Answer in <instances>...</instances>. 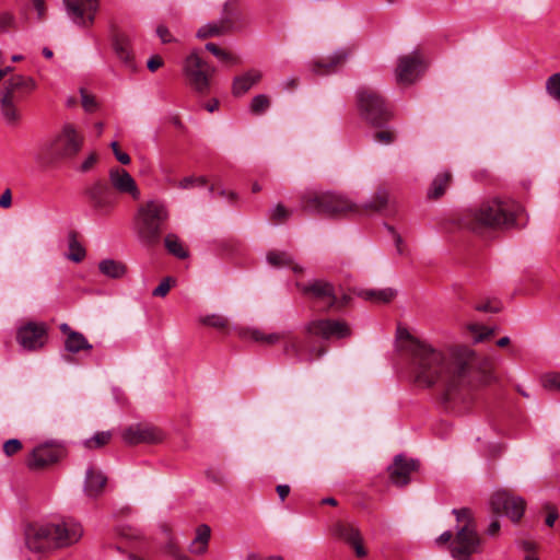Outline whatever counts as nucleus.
Here are the masks:
<instances>
[{
	"mask_svg": "<svg viewBox=\"0 0 560 560\" xmlns=\"http://www.w3.org/2000/svg\"><path fill=\"white\" fill-rule=\"evenodd\" d=\"M452 182V174L448 171H443L439 173L428 190V197L431 199H438L444 195L447 187Z\"/></svg>",
	"mask_w": 560,
	"mask_h": 560,
	"instance_id": "27",
	"label": "nucleus"
},
{
	"mask_svg": "<svg viewBox=\"0 0 560 560\" xmlns=\"http://www.w3.org/2000/svg\"><path fill=\"white\" fill-rule=\"evenodd\" d=\"M232 28L229 26V20H222L218 22H210L203 26H201L197 33L196 36L199 39H206L210 37H219L222 35L228 34L231 32Z\"/></svg>",
	"mask_w": 560,
	"mask_h": 560,
	"instance_id": "26",
	"label": "nucleus"
},
{
	"mask_svg": "<svg viewBox=\"0 0 560 560\" xmlns=\"http://www.w3.org/2000/svg\"><path fill=\"white\" fill-rule=\"evenodd\" d=\"M419 462L399 454L394 457L393 464L388 466V475L393 485L405 487L410 482V475L417 471Z\"/></svg>",
	"mask_w": 560,
	"mask_h": 560,
	"instance_id": "18",
	"label": "nucleus"
},
{
	"mask_svg": "<svg viewBox=\"0 0 560 560\" xmlns=\"http://www.w3.org/2000/svg\"><path fill=\"white\" fill-rule=\"evenodd\" d=\"M544 386L550 389H560V374H549L544 378Z\"/></svg>",
	"mask_w": 560,
	"mask_h": 560,
	"instance_id": "55",
	"label": "nucleus"
},
{
	"mask_svg": "<svg viewBox=\"0 0 560 560\" xmlns=\"http://www.w3.org/2000/svg\"><path fill=\"white\" fill-rule=\"evenodd\" d=\"M395 291L393 289H383V290H363L360 295L370 301L388 303L395 296Z\"/></svg>",
	"mask_w": 560,
	"mask_h": 560,
	"instance_id": "36",
	"label": "nucleus"
},
{
	"mask_svg": "<svg viewBox=\"0 0 560 560\" xmlns=\"http://www.w3.org/2000/svg\"><path fill=\"white\" fill-rule=\"evenodd\" d=\"M67 257L74 262H80L85 257V249L78 242L74 234L70 235L69 237V254Z\"/></svg>",
	"mask_w": 560,
	"mask_h": 560,
	"instance_id": "40",
	"label": "nucleus"
},
{
	"mask_svg": "<svg viewBox=\"0 0 560 560\" xmlns=\"http://www.w3.org/2000/svg\"><path fill=\"white\" fill-rule=\"evenodd\" d=\"M248 335L253 340L266 345H275L287 338V332L265 334L259 329H250Z\"/></svg>",
	"mask_w": 560,
	"mask_h": 560,
	"instance_id": "35",
	"label": "nucleus"
},
{
	"mask_svg": "<svg viewBox=\"0 0 560 560\" xmlns=\"http://www.w3.org/2000/svg\"><path fill=\"white\" fill-rule=\"evenodd\" d=\"M291 213L283 205L278 203L270 210V220L276 223H282L291 217Z\"/></svg>",
	"mask_w": 560,
	"mask_h": 560,
	"instance_id": "44",
	"label": "nucleus"
},
{
	"mask_svg": "<svg viewBox=\"0 0 560 560\" xmlns=\"http://www.w3.org/2000/svg\"><path fill=\"white\" fill-rule=\"evenodd\" d=\"M164 436L161 429L149 423L130 424L121 432V439L128 445L155 444L162 442Z\"/></svg>",
	"mask_w": 560,
	"mask_h": 560,
	"instance_id": "16",
	"label": "nucleus"
},
{
	"mask_svg": "<svg viewBox=\"0 0 560 560\" xmlns=\"http://www.w3.org/2000/svg\"><path fill=\"white\" fill-rule=\"evenodd\" d=\"M110 148L118 162H120L124 165H128L130 163V156L127 153L120 151L118 142L113 141L110 143Z\"/></svg>",
	"mask_w": 560,
	"mask_h": 560,
	"instance_id": "53",
	"label": "nucleus"
},
{
	"mask_svg": "<svg viewBox=\"0 0 560 560\" xmlns=\"http://www.w3.org/2000/svg\"><path fill=\"white\" fill-rule=\"evenodd\" d=\"M545 510L547 511V516H546L545 523L547 526L551 527V526H553L555 522L557 521V518L559 516L558 512L555 506L549 505V504H547L545 506Z\"/></svg>",
	"mask_w": 560,
	"mask_h": 560,
	"instance_id": "58",
	"label": "nucleus"
},
{
	"mask_svg": "<svg viewBox=\"0 0 560 560\" xmlns=\"http://www.w3.org/2000/svg\"><path fill=\"white\" fill-rule=\"evenodd\" d=\"M37 89L32 77L15 74L5 80L0 88V119L10 127L21 125L24 117V104Z\"/></svg>",
	"mask_w": 560,
	"mask_h": 560,
	"instance_id": "4",
	"label": "nucleus"
},
{
	"mask_svg": "<svg viewBox=\"0 0 560 560\" xmlns=\"http://www.w3.org/2000/svg\"><path fill=\"white\" fill-rule=\"evenodd\" d=\"M165 551L167 555H170L174 560H189L188 556H186L184 552L179 550V548L173 542L170 541L166 547Z\"/></svg>",
	"mask_w": 560,
	"mask_h": 560,
	"instance_id": "51",
	"label": "nucleus"
},
{
	"mask_svg": "<svg viewBox=\"0 0 560 560\" xmlns=\"http://www.w3.org/2000/svg\"><path fill=\"white\" fill-rule=\"evenodd\" d=\"M67 15L80 27H91L98 10V0H63Z\"/></svg>",
	"mask_w": 560,
	"mask_h": 560,
	"instance_id": "14",
	"label": "nucleus"
},
{
	"mask_svg": "<svg viewBox=\"0 0 560 560\" xmlns=\"http://www.w3.org/2000/svg\"><path fill=\"white\" fill-rule=\"evenodd\" d=\"M546 90L552 98L560 101V72L547 79Z\"/></svg>",
	"mask_w": 560,
	"mask_h": 560,
	"instance_id": "43",
	"label": "nucleus"
},
{
	"mask_svg": "<svg viewBox=\"0 0 560 560\" xmlns=\"http://www.w3.org/2000/svg\"><path fill=\"white\" fill-rule=\"evenodd\" d=\"M423 70V60L418 52L401 56L395 71L398 84L413 83Z\"/></svg>",
	"mask_w": 560,
	"mask_h": 560,
	"instance_id": "17",
	"label": "nucleus"
},
{
	"mask_svg": "<svg viewBox=\"0 0 560 560\" xmlns=\"http://www.w3.org/2000/svg\"><path fill=\"white\" fill-rule=\"evenodd\" d=\"M206 49L208 51H210L213 56H215L219 60L223 61V62H228V63H237L238 62V59L237 57H235L234 55H232L231 52L220 48L217 44L214 43H208L206 44Z\"/></svg>",
	"mask_w": 560,
	"mask_h": 560,
	"instance_id": "41",
	"label": "nucleus"
},
{
	"mask_svg": "<svg viewBox=\"0 0 560 560\" xmlns=\"http://www.w3.org/2000/svg\"><path fill=\"white\" fill-rule=\"evenodd\" d=\"M325 351L326 350L324 347H314V348L310 349L308 355L305 358V360L313 361L315 359H319L320 357L324 355Z\"/></svg>",
	"mask_w": 560,
	"mask_h": 560,
	"instance_id": "62",
	"label": "nucleus"
},
{
	"mask_svg": "<svg viewBox=\"0 0 560 560\" xmlns=\"http://www.w3.org/2000/svg\"><path fill=\"white\" fill-rule=\"evenodd\" d=\"M241 18L240 11V1L238 0H228L224 3L222 20H229V26L233 28L236 21Z\"/></svg>",
	"mask_w": 560,
	"mask_h": 560,
	"instance_id": "37",
	"label": "nucleus"
},
{
	"mask_svg": "<svg viewBox=\"0 0 560 560\" xmlns=\"http://www.w3.org/2000/svg\"><path fill=\"white\" fill-rule=\"evenodd\" d=\"M156 34L161 38V40L163 43H171V42H173V37H172L170 31L165 26H163V25H160L156 28Z\"/></svg>",
	"mask_w": 560,
	"mask_h": 560,
	"instance_id": "61",
	"label": "nucleus"
},
{
	"mask_svg": "<svg viewBox=\"0 0 560 560\" xmlns=\"http://www.w3.org/2000/svg\"><path fill=\"white\" fill-rule=\"evenodd\" d=\"M525 500L513 492L501 489L497 490L490 498V508L495 514H504L512 522H518L525 511Z\"/></svg>",
	"mask_w": 560,
	"mask_h": 560,
	"instance_id": "13",
	"label": "nucleus"
},
{
	"mask_svg": "<svg viewBox=\"0 0 560 560\" xmlns=\"http://www.w3.org/2000/svg\"><path fill=\"white\" fill-rule=\"evenodd\" d=\"M109 180L113 188H115L118 192L128 194L135 200L140 198V190L136 184V180L126 170L118 167L112 168L109 171Z\"/></svg>",
	"mask_w": 560,
	"mask_h": 560,
	"instance_id": "22",
	"label": "nucleus"
},
{
	"mask_svg": "<svg viewBox=\"0 0 560 560\" xmlns=\"http://www.w3.org/2000/svg\"><path fill=\"white\" fill-rule=\"evenodd\" d=\"M202 324L214 327L218 329H223L228 326V320L221 315H208L201 319Z\"/></svg>",
	"mask_w": 560,
	"mask_h": 560,
	"instance_id": "48",
	"label": "nucleus"
},
{
	"mask_svg": "<svg viewBox=\"0 0 560 560\" xmlns=\"http://www.w3.org/2000/svg\"><path fill=\"white\" fill-rule=\"evenodd\" d=\"M168 221L170 210L164 201L152 199L142 203L133 220L139 242L145 247L159 245Z\"/></svg>",
	"mask_w": 560,
	"mask_h": 560,
	"instance_id": "5",
	"label": "nucleus"
},
{
	"mask_svg": "<svg viewBox=\"0 0 560 560\" xmlns=\"http://www.w3.org/2000/svg\"><path fill=\"white\" fill-rule=\"evenodd\" d=\"M304 330L306 334L324 340H340L352 336L350 325L340 318H316L308 322Z\"/></svg>",
	"mask_w": 560,
	"mask_h": 560,
	"instance_id": "11",
	"label": "nucleus"
},
{
	"mask_svg": "<svg viewBox=\"0 0 560 560\" xmlns=\"http://www.w3.org/2000/svg\"><path fill=\"white\" fill-rule=\"evenodd\" d=\"M183 72L188 84L199 94H207L210 90L211 78L215 68L205 61L197 49H194L184 60Z\"/></svg>",
	"mask_w": 560,
	"mask_h": 560,
	"instance_id": "8",
	"label": "nucleus"
},
{
	"mask_svg": "<svg viewBox=\"0 0 560 560\" xmlns=\"http://www.w3.org/2000/svg\"><path fill=\"white\" fill-rule=\"evenodd\" d=\"M164 246L168 254L175 256L178 259H186L189 256L188 249L184 246L178 235L174 233H167L164 236Z\"/></svg>",
	"mask_w": 560,
	"mask_h": 560,
	"instance_id": "28",
	"label": "nucleus"
},
{
	"mask_svg": "<svg viewBox=\"0 0 560 560\" xmlns=\"http://www.w3.org/2000/svg\"><path fill=\"white\" fill-rule=\"evenodd\" d=\"M267 261L273 267H292L294 272H301L302 268L293 265V258L285 252L272 250L267 254Z\"/></svg>",
	"mask_w": 560,
	"mask_h": 560,
	"instance_id": "32",
	"label": "nucleus"
},
{
	"mask_svg": "<svg viewBox=\"0 0 560 560\" xmlns=\"http://www.w3.org/2000/svg\"><path fill=\"white\" fill-rule=\"evenodd\" d=\"M211 529L208 525L201 524L197 527L196 537L189 546V550L192 553L201 555L207 550V546L210 539Z\"/></svg>",
	"mask_w": 560,
	"mask_h": 560,
	"instance_id": "30",
	"label": "nucleus"
},
{
	"mask_svg": "<svg viewBox=\"0 0 560 560\" xmlns=\"http://www.w3.org/2000/svg\"><path fill=\"white\" fill-rule=\"evenodd\" d=\"M476 310L479 312L497 313L500 311L499 303L486 302L476 305Z\"/></svg>",
	"mask_w": 560,
	"mask_h": 560,
	"instance_id": "59",
	"label": "nucleus"
},
{
	"mask_svg": "<svg viewBox=\"0 0 560 560\" xmlns=\"http://www.w3.org/2000/svg\"><path fill=\"white\" fill-rule=\"evenodd\" d=\"M114 50L117 55V57L128 63L131 60V50H130V43L127 36L122 34H117L114 37L113 42Z\"/></svg>",
	"mask_w": 560,
	"mask_h": 560,
	"instance_id": "34",
	"label": "nucleus"
},
{
	"mask_svg": "<svg viewBox=\"0 0 560 560\" xmlns=\"http://www.w3.org/2000/svg\"><path fill=\"white\" fill-rule=\"evenodd\" d=\"M357 101L361 115L372 125L382 126L390 118V112L384 97L375 90L359 89Z\"/></svg>",
	"mask_w": 560,
	"mask_h": 560,
	"instance_id": "9",
	"label": "nucleus"
},
{
	"mask_svg": "<svg viewBox=\"0 0 560 560\" xmlns=\"http://www.w3.org/2000/svg\"><path fill=\"white\" fill-rule=\"evenodd\" d=\"M301 292L315 303L322 305V311L341 310L347 305L349 298L343 295L338 298L336 288L331 282L325 280H314L306 284H298Z\"/></svg>",
	"mask_w": 560,
	"mask_h": 560,
	"instance_id": "10",
	"label": "nucleus"
},
{
	"mask_svg": "<svg viewBox=\"0 0 560 560\" xmlns=\"http://www.w3.org/2000/svg\"><path fill=\"white\" fill-rule=\"evenodd\" d=\"M100 271L113 279H118L125 276L127 268L126 266L114 259H104L98 265Z\"/></svg>",
	"mask_w": 560,
	"mask_h": 560,
	"instance_id": "33",
	"label": "nucleus"
},
{
	"mask_svg": "<svg viewBox=\"0 0 560 560\" xmlns=\"http://www.w3.org/2000/svg\"><path fill=\"white\" fill-rule=\"evenodd\" d=\"M335 533L354 548L355 555L359 558L366 555V550L362 545L360 532L353 524L338 523L335 527Z\"/></svg>",
	"mask_w": 560,
	"mask_h": 560,
	"instance_id": "23",
	"label": "nucleus"
},
{
	"mask_svg": "<svg viewBox=\"0 0 560 560\" xmlns=\"http://www.w3.org/2000/svg\"><path fill=\"white\" fill-rule=\"evenodd\" d=\"M33 8L37 12V18L42 21L46 14V5L44 0H31Z\"/></svg>",
	"mask_w": 560,
	"mask_h": 560,
	"instance_id": "60",
	"label": "nucleus"
},
{
	"mask_svg": "<svg viewBox=\"0 0 560 560\" xmlns=\"http://www.w3.org/2000/svg\"><path fill=\"white\" fill-rule=\"evenodd\" d=\"M89 203L97 214H109L116 206L115 192L103 182H96L85 189Z\"/></svg>",
	"mask_w": 560,
	"mask_h": 560,
	"instance_id": "15",
	"label": "nucleus"
},
{
	"mask_svg": "<svg viewBox=\"0 0 560 560\" xmlns=\"http://www.w3.org/2000/svg\"><path fill=\"white\" fill-rule=\"evenodd\" d=\"M269 98L264 94H259L252 100L250 110L254 114H261L269 107Z\"/></svg>",
	"mask_w": 560,
	"mask_h": 560,
	"instance_id": "47",
	"label": "nucleus"
},
{
	"mask_svg": "<svg viewBox=\"0 0 560 560\" xmlns=\"http://www.w3.org/2000/svg\"><path fill=\"white\" fill-rule=\"evenodd\" d=\"M65 348L71 353H78L81 350H91L92 345L88 341L83 334L70 331L65 340Z\"/></svg>",
	"mask_w": 560,
	"mask_h": 560,
	"instance_id": "31",
	"label": "nucleus"
},
{
	"mask_svg": "<svg viewBox=\"0 0 560 560\" xmlns=\"http://www.w3.org/2000/svg\"><path fill=\"white\" fill-rule=\"evenodd\" d=\"M469 330L474 335L475 342L483 341L493 335V329L480 326L478 324L469 325Z\"/></svg>",
	"mask_w": 560,
	"mask_h": 560,
	"instance_id": "46",
	"label": "nucleus"
},
{
	"mask_svg": "<svg viewBox=\"0 0 560 560\" xmlns=\"http://www.w3.org/2000/svg\"><path fill=\"white\" fill-rule=\"evenodd\" d=\"M262 78V73L257 69H250L245 73L233 79L232 93L234 96H242L250 90L253 85L258 83Z\"/></svg>",
	"mask_w": 560,
	"mask_h": 560,
	"instance_id": "24",
	"label": "nucleus"
},
{
	"mask_svg": "<svg viewBox=\"0 0 560 560\" xmlns=\"http://www.w3.org/2000/svg\"><path fill=\"white\" fill-rule=\"evenodd\" d=\"M480 544L476 526H457L455 538L450 546L451 556L455 560H469L474 553L479 552Z\"/></svg>",
	"mask_w": 560,
	"mask_h": 560,
	"instance_id": "12",
	"label": "nucleus"
},
{
	"mask_svg": "<svg viewBox=\"0 0 560 560\" xmlns=\"http://www.w3.org/2000/svg\"><path fill=\"white\" fill-rule=\"evenodd\" d=\"M388 196L386 191H378L372 201L364 203L363 208L366 211H381L387 205Z\"/></svg>",
	"mask_w": 560,
	"mask_h": 560,
	"instance_id": "42",
	"label": "nucleus"
},
{
	"mask_svg": "<svg viewBox=\"0 0 560 560\" xmlns=\"http://www.w3.org/2000/svg\"><path fill=\"white\" fill-rule=\"evenodd\" d=\"M402 348L411 359L413 382L424 388L438 386L445 405L464 401L470 392L490 384L493 376L488 361L469 348L457 347L448 352L399 330Z\"/></svg>",
	"mask_w": 560,
	"mask_h": 560,
	"instance_id": "1",
	"label": "nucleus"
},
{
	"mask_svg": "<svg viewBox=\"0 0 560 560\" xmlns=\"http://www.w3.org/2000/svg\"><path fill=\"white\" fill-rule=\"evenodd\" d=\"M22 442L18 439H10L3 444V453L7 456H13L22 450Z\"/></svg>",
	"mask_w": 560,
	"mask_h": 560,
	"instance_id": "50",
	"label": "nucleus"
},
{
	"mask_svg": "<svg viewBox=\"0 0 560 560\" xmlns=\"http://www.w3.org/2000/svg\"><path fill=\"white\" fill-rule=\"evenodd\" d=\"M83 529L80 523L73 520H63L60 523L30 525L25 532L26 546L31 551L45 552L52 548H63L79 541Z\"/></svg>",
	"mask_w": 560,
	"mask_h": 560,
	"instance_id": "3",
	"label": "nucleus"
},
{
	"mask_svg": "<svg viewBox=\"0 0 560 560\" xmlns=\"http://www.w3.org/2000/svg\"><path fill=\"white\" fill-rule=\"evenodd\" d=\"M47 329L45 324L28 323L18 331L19 343L27 350L42 348Z\"/></svg>",
	"mask_w": 560,
	"mask_h": 560,
	"instance_id": "21",
	"label": "nucleus"
},
{
	"mask_svg": "<svg viewBox=\"0 0 560 560\" xmlns=\"http://www.w3.org/2000/svg\"><path fill=\"white\" fill-rule=\"evenodd\" d=\"M16 27V20L11 12H0V32H7Z\"/></svg>",
	"mask_w": 560,
	"mask_h": 560,
	"instance_id": "49",
	"label": "nucleus"
},
{
	"mask_svg": "<svg viewBox=\"0 0 560 560\" xmlns=\"http://www.w3.org/2000/svg\"><path fill=\"white\" fill-rule=\"evenodd\" d=\"M62 456V450L50 443L35 447L26 459V465L32 470L44 469L57 463Z\"/></svg>",
	"mask_w": 560,
	"mask_h": 560,
	"instance_id": "19",
	"label": "nucleus"
},
{
	"mask_svg": "<svg viewBox=\"0 0 560 560\" xmlns=\"http://www.w3.org/2000/svg\"><path fill=\"white\" fill-rule=\"evenodd\" d=\"M82 106L86 112H93L96 108V102L94 96L81 91Z\"/></svg>",
	"mask_w": 560,
	"mask_h": 560,
	"instance_id": "56",
	"label": "nucleus"
},
{
	"mask_svg": "<svg viewBox=\"0 0 560 560\" xmlns=\"http://www.w3.org/2000/svg\"><path fill=\"white\" fill-rule=\"evenodd\" d=\"M452 512L456 516L458 526H462V525L476 526L475 520H474L471 511L469 509H467V508L454 509Z\"/></svg>",
	"mask_w": 560,
	"mask_h": 560,
	"instance_id": "45",
	"label": "nucleus"
},
{
	"mask_svg": "<svg viewBox=\"0 0 560 560\" xmlns=\"http://www.w3.org/2000/svg\"><path fill=\"white\" fill-rule=\"evenodd\" d=\"M518 210L520 206L513 201L493 198L465 210L459 217V225L479 235L510 229L517 225Z\"/></svg>",
	"mask_w": 560,
	"mask_h": 560,
	"instance_id": "2",
	"label": "nucleus"
},
{
	"mask_svg": "<svg viewBox=\"0 0 560 560\" xmlns=\"http://www.w3.org/2000/svg\"><path fill=\"white\" fill-rule=\"evenodd\" d=\"M302 209L310 213L340 217L360 213V207L346 196L331 191H306L301 197Z\"/></svg>",
	"mask_w": 560,
	"mask_h": 560,
	"instance_id": "7",
	"label": "nucleus"
},
{
	"mask_svg": "<svg viewBox=\"0 0 560 560\" xmlns=\"http://www.w3.org/2000/svg\"><path fill=\"white\" fill-rule=\"evenodd\" d=\"M83 137L73 125L65 124L61 130L49 141L45 142L36 158L44 166L74 158L82 149Z\"/></svg>",
	"mask_w": 560,
	"mask_h": 560,
	"instance_id": "6",
	"label": "nucleus"
},
{
	"mask_svg": "<svg viewBox=\"0 0 560 560\" xmlns=\"http://www.w3.org/2000/svg\"><path fill=\"white\" fill-rule=\"evenodd\" d=\"M163 65V60L160 56H153L151 57L148 62H147V67L150 71L154 72L156 71L159 68H161Z\"/></svg>",
	"mask_w": 560,
	"mask_h": 560,
	"instance_id": "63",
	"label": "nucleus"
},
{
	"mask_svg": "<svg viewBox=\"0 0 560 560\" xmlns=\"http://www.w3.org/2000/svg\"><path fill=\"white\" fill-rule=\"evenodd\" d=\"M173 281L172 278H165L152 292L154 296H165L170 289H171V282Z\"/></svg>",
	"mask_w": 560,
	"mask_h": 560,
	"instance_id": "54",
	"label": "nucleus"
},
{
	"mask_svg": "<svg viewBox=\"0 0 560 560\" xmlns=\"http://www.w3.org/2000/svg\"><path fill=\"white\" fill-rule=\"evenodd\" d=\"M211 529L208 525L201 524L197 527L196 537L189 546V550L192 553L201 555L207 550V546L210 539Z\"/></svg>",
	"mask_w": 560,
	"mask_h": 560,
	"instance_id": "29",
	"label": "nucleus"
},
{
	"mask_svg": "<svg viewBox=\"0 0 560 560\" xmlns=\"http://www.w3.org/2000/svg\"><path fill=\"white\" fill-rule=\"evenodd\" d=\"M12 205V195L10 189H5L0 196V207L9 208Z\"/></svg>",
	"mask_w": 560,
	"mask_h": 560,
	"instance_id": "64",
	"label": "nucleus"
},
{
	"mask_svg": "<svg viewBox=\"0 0 560 560\" xmlns=\"http://www.w3.org/2000/svg\"><path fill=\"white\" fill-rule=\"evenodd\" d=\"M98 156L96 153H91L81 164L80 171L85 173L94 167V165L97 163Z\"/></svg>",
	"mask_w": 560,
	"mask_h": 560,
	"instance_id": "57",
	"label": "nucleus"
},
{
	"mask_svg": "<svg viewBox=\"0 0 560 560\" xmlns=\"http://www.w3.org/2000/svg\"><path fill=\"white\" fill-rule=\"evenodd\" d=\"M284 340L283 351L287 355L294 357L299 360H303L302 355V341L295 337L291 336L287 332V338Z\"/></svg>",
	"mask_w": 560,
	"mask_h": 560,
	"instance_id": "38",
	"label": "nucleus"
},
{
	"mask_svg": "<svg viewBox=\"0 0 560 560\" xmlns=\"http://www.w3.org/2000/svg\"><path fill=\"white\" fill-rule=\"evenodd\" d=\"M107 478L98 470L93 467H90L86 470L85 481H84V491L86 495L91 498H96L100 495L106 485Z\"/></svg>",
	"mask_w": 560,
	"mask_h": 560,
	"instance_id": "25",
	"label": "nucleus"
},
{
	"mask_svg": "<svg viewBox=\"0 0 560 560\" xmlns=\"http://www.w3.org/2000/svg\"><path fill=\"white\" fill-rule=\"evenodd\" d=\"M112 436H113V434L110 431L96 432L92 438L86 439L83 442V445L85 448H89V450L101 448L109 443Z\"/></svg>",
	"mask_w": 560,
	"mask_h": 560,
	"instance_id": "39",
	"label": "nucleus"
},
{
	"mask_svg": "<svg viewBox=\"0 0 560 560\" xmlns=\"http://www.w3.org/2000/svg\"><path fill=\"white\" fill-rule=\"evenodd\" d=\"M352 52L350 47H342L335 50L327 58L315 60L311 63V70L318 75H327L338 71L348 60Z\"/></svg>",
	"mask_w": 560,
	"mask_h": 560,
	"instance_id": "20",
	"label": "nucleus"
},
{
	"mask_svg": "<svg viewBox=\"0 0 560 560\" xmlns=\"http://www.w3.org/2000/svg\"><path fill=\"white\" fill-rule=\"evenodd\" d=\"M395 138L396 136L392 130H380L374 135L375 141L383 144H389L394 142Z\"/></svg>",
	"mask_w": 560,
	"mask_h": 560,
	"instance_id": "52",
	"label": "nucleus"
}]
</instances>
